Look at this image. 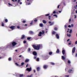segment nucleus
<instances>
[{"label":"nucleus","mask_w":77,"mask_h":77,"mask_svg":"<svg viewBox=\"0 0 77 77\" xmlns=\"http://www.w3.org/2000/svg\"><path fill=\"white\" fill-rule=\"evenodd\" d=\"M73 71L72 70H69V72H72Z\"/></svg>","instance_id":"412c9836"},{"label":"nucleus","mask_w":77,"mask_h":77,"mask_svg":"<svg viewBox=\"0 0 77 77\" xmlns=\"http://www.w3.org/2000/svg\"><path fill=\"white\" fill-rule=\"evenodd\" d=\"M32 69V68L31 67H30V68H27L26 69V71H31V69Z\"/></svg>","instance_id":"1a4fd4ad"},{"label":"nucleus","mask_w":77,"mask_h":77,"mask_svg":"<svg viewBox=\"0 0 77 77\" xmlns=\"http://www.w3.org/2000/svg\"><path fill=\"white\" fill-rule=\"evenodd\" d=\"M47 67H48V66L47 65H44L43 66V68L45 69H46V68H47Z\"/></svg>","instance_id":"4468645a"},{"label":"nucleus","mask_w":77,"mask_h":77,"mask_svg":"<svg viewBox=\"0 0 77 77\" xmlns=\"http://www.w3.org/2000/svg\"><path fill=\"white\" fill-rule=\"evenodd\" d=\"M51 54H52V52H49V54H50V55H51Z\"/></svg>","instance_id":"4c0bfd02"},{"label":"nucleus","mask_w":77,"mask_h":77,"mask_svg":"<svg viewBox=\"0 0 77 77\" xmlns=\"http://www.w3.org/2000/svg\"><path fill=\"white\" fill-rule=\"evenodd\" d=\"M34 58V59H36V57H35Z\"/></svg>","instance_id":"338daca9"},{"label":"nucleus","mask_w":77,"mask_h":77,"mask_svg":"<svg viewBox=\"0 0 77 77\" xmlns=\"http://www.w3.org/2000/svg\"><path fill=\"white\" fill-rule=\"evenodd\" d=\"M51 16H49V20H50V19H51Z\"/></svg>","instance_id":"49530a36"},{"label":"nucleus","mask_w":77,"mask_h":77,"mask_svg":"<svg viewBox=\"0 0 77 77\" xmlns=\"http://www.w3.org/2000/svg\"><path fill=\"white\" fill-rule=\"evenodd\" d=\"M69 31V33H72V30L71 29H68V31H67V32Z\"/></svg>","instance_id":"6e6552de"},{"label":"nucleus","mask_w":77,"mask_h":77,"mask_svg":"<svg viewBox=\"0 0 77 77\" xmlns=\"http://www.w3.org/2000/svg\"><path fill=\"white\" fill-rule=\"evenodd\" d=\"M8 5L9 6H12V5L10 3H8Z\"/></svg>","instance_id":"cd10ccee"},{"label":"nucleus","mask_w":77,"mask_h":77,"mask_svg":"<svg viewBox=\"0 0 77 77\" xmlns=\"http://www.w3.org/2000/svg\"><path fill=\"white\" fill-rule=\"evenodd\" d=\"M71 20V19H69V22H70Z\"/></svg>","instance_id":"680f3d73"},{"label":"nucleus","mask_w":77,"mask_h":77,"mask_svg":"<svg viewBox=\"0 0 77 77\" xmlns=\"http://www.w3.org/2000/svg\"><path fill=\"white\" fill-rule=\"evenodd\" d=\"M12 1L13 2H15V0H12Z\"/></svg>","instance_id":"052dcab7"},{"label":"nucleus","mask_w":77,"mask_h":77,"mask_svg":"<svg viewBox=\"0 0 77 77\" xmlns=\"http://www.w3.org/2000/svg\"><path fill=\"white\" fill-rule=\"evenodd\" d=\"M17 27L18 29H20V26H17Z\"/></svg>","instance_id":"c03bdc74"},{"label":"nucleus","mask_w":77,"mask_h":77,"mask_svg":"<svg viewBox=\"0 0 77 77\" xmlns=\"http://www.w3.org/2000/svg\"><path fill=\"white\" fill-rule=\"evenodd\" d=\"M24 38H25V35H22V36L21 39H24Z\"/></svg>","instance_id":"2eb2a0df"},{"label":"nucleus","mask_w":77,"mask_h":77,"mask_svg":"<svg viewBox=\"0 0 77 77\" xmlns=\"http://www.w3.org/2000/svg\"><path fill=\"white\" fill-rule=\"evenodd\" d=\"M5 22H8V19H6L5 20Z\"/></svg>","instance_id":"a19ab883"},{"label":"nucleus","mask_w":77,"mask_h":77,"mask_svg":"<svg viewBox=\"0 0 77 77\" xmlns=\"http://www.w3.org/2000/svg\"><path fill=\"white\" fill-rule=\"evenodd\" d=\"M76 18H77V16H76V15H74V18L75 19H76Z\"/></svg>","instance_id":"393cba45"},{"label":"nucleus","mask_w":77,"mask_h":77,"mask_svg":"<svg viewBox=\"0 0 77 77\" xmlns=\"http://www.w3.org/2000/svg\"><path fill=\"white\" fill-rule=\"evenodd\" d=\"M67 62L68 63H71V61L69 60Z\"/></svg>","instance_id":"473e14b6"},{"label":"nucleus","mask_w":77,"mask_h":77,"mask_svg":"<svg viewBox=\"0 0 77 77\" xmlns=\"http://www.w3.org/2000/svg\"><path fill=\"white\" fill-rule=\"evenodd\" d=\"M29 33H30V34H33V32L30 31H29Z\"/></svg>","instance_id":"a211bd4d"},{"label":"nucleus","mask_w":77,"mask_h":77,"mask_svg":"<svg viewBox=\"0 0 77 77\" xmlns=\"http://www.w3.org/2000/svg\"><path fill=\"white\" fill-rule=\"evenodd\" d=\"M65 28H66V25H65Z\"/></svg>","instance_id":"5fc2aeb1"},{"label":"nucleus","mask_w":77,"mask_h":77,"mask_svg":"<svg viewBox=\"0 0 77 77\" xmlns=\"http://www.w3.org/2000/svg\"><path fill=\"white\" fill-rule=\"evenodd\" d=\"M26 21H25V20H23V21H22V22H23V23H26Z\"/></svg>","instance_id":"c9c22d12"},{"label":"nucleus","mask_w":77,"mask_h":77,"mask_svg":"<svg viewBox=\"0 0 77 77\" xmlns=\"http://www.w3.org/2000/svg\"><path fill=\"white\" fill-rule=\"evenodd\" d=\"M75 56V57H77V53L76 54Z\"/></svg>","instance_id":"4d7b16f0"},{"label":"nucleus","mask_w":77,"mask_h":77,"mask_svg":"<svg viewBox=\"0 0 77 77\" xmlns=\"http://www.w3.org/2000/svg\"><path fill=\"white\" fill-rule=\"evenodd\" d=\"M54 30H57V28L56 27H55L54 28Z\"/></svg>","instance_id":"58836bf2"},{"label":"nucleus","mask_w":77,"mask_h":77,"mask_svg":"<svg viewBox=\"0 0 77 77\" xmlns=\"http://www.w3.org/2000/svg\"><path fill=\"white\" fill-rule=\"evenodd\" d=\"M2 26H4V23H2Z\"/></svg>","instance_id":"79ce46f5"},{"label":"nucleus","mask_w":77,"mask_h":77,"mask_svg":"<svg viewBox=\"0 0 77 77\" xmlns=\"http://www.w3.org/2000/svg\"><path fill=\"white\" fill-rule=\"evenodd\" d=\"M17 44V43L15 42H13L12 43V45L13 46H15Z\"/></svg>","instance_id":"7ed1b4c3"},{"label":"nucleus","mask_w":77,"mask_h":77,"mask_svg":"<svg viewBox=\"0 0 77 77\" xmlns=\"http://www.w3.org/2000/svg\"><path fill=\"white\" fill-rule=\"evenodd\" d=\"M67 36H68V37H71V34H69L68 33H67Z\"/></svg>","instance_id":"f3484780"},{"label":"nucleus","mask_w":77,"mask_h":77,"mask_svg":"<svg viewBox=\"0 0 77 77\" xmlns=\"http://www.w3.org/2000/svg\"><path fill=\"white\" fill-rule=\"evenodd\" d=\"M20 5H22V3L21 2H20Z\"/></svg>","instance_id":"6e6d98bb"},{"label":"nucleus","mask_w":77,"mask_h":77,"mask_svg":"<svg viewBox=\"0 0 77 77\" xmlns=\"http://www.w3.org/2000/svg\"><path fill=\"white\" fill-rule=\"evenodd\" d=\"M10 29H12V30H14L15 29V26H11L10 27Z\"/></svg>","instance_id":"39448f33"},{"label":"nucleus","mask_w":77,"mask_h":77,"mask_svg":"<svg viewBox=\"0 0 77 77\" xmlns=\"http://www.w3.org/2000/svg\"><path fill=\"white\" fill-rule=\"evenodd\" d=\"M43 23H44L45 24V23H46V21H45V20H43Z\"/></svg>","instance_id":"a878e982"},{"label":"nucleus","mask_w":77,"mask_h":77,"mask_svg":"<svg viewBox=\"0 0 77 77\" xmlns=\"http://www.w3.org/2000/svg\"><path fill=\"white\" fill-rule=\"evenodd\" d=\"M50 15V14H46L45 15L46 16H48V15Z\"/></svg>","instance_id":"37998d69"},{"label":"nucleus","mask_w":77,"mask_h":77,"mask_svg":"<svg viewBox=\"0 0 77 77\" xmlns=\"http://www.w3.org/2000/svg\"><path fill=\"white\" fill-rule=\"evenodd\" d=\"M19 76L20 77H23V76H24V75L23 74H20Z\"/></svg>","instance_id":"aec40b11"},{"label":"nucleus","mask_w":77,"mask_h":77,"mask_svg":"<svg viewBox=\"0 0 77 77\" xmlns=\"http://www.w3.org/2000/svg\"><path fill=\"white\" fill-rule=\"evenodd\" d=\"M69 41V39H68V40H67V42H68Z\"/></svg>","instance_id":"13d9d810"},{"label":"nucleus","mask_w":77,"mask_h":77,"mask_svg":"<svg viewBox=\"0 0 77 77\" xmlns=\"http://www.w3.org/2000/svg\"><path fill=\"white\" fill-rule=\"evenodd\" d=\"M29 59H28L26 60L25 62H29Z\"/></svg>","instance_id":"5701e85b"},{"label":"nucleus","mask_w":77,"mask_h":77,"mask_svg":"<svg viewBox=\"0 0 77 77\" xmlns=\"http://www.w3.org/2000/svg\"><path fill=\"white\" fill-rule=\"evenodd\" d=\"M56 37L57 39H59V35L58 34H57L56 35Z\"/></svg>","instance_id":"f8f14e48"},{"label":"nucleus","mask_w":77,"mask_h":77,"mask_svg":"<svg viewBox=\"0 0 77 77\" xmlns=\"http://www.w3.org/2000/svg\"><path fill=\"white\" fill-rule=\"evenodd\" d=\"M55 33H56V32L54 31H53V32H52V34H53V35H54Z\"/></svg>","instance_id":"2f4dec72"},{"label":"nucleus","mask_w":77,"mask_h":77,"mask_svg":"<svg viewBox=\"0 0 77 77\" xmlns=\"http://www.w3.org/2000/svg\"><path fill=\"white\" fill-rule=\"evenodd\" d=\"M44 34V31H42V32H40L38 34V35L39 36H42V35H43V34Z\"/></svg>","instance_id":"f03ea898"},{"label":"nucleus","mask_w":77,"mask_h":77,"mask_svg":"<svg viewBox=\"0 0 77 77\" xmlns=\"http://www.w3.org/2000/svg\"><path fill=\"white\" fill-rule=\"evenodd\" d=\"M56 53H59V49L57 50L56 51Z\"/></svg>","instance_id":"4be33fe9"},{"label":"nucleus","mask_w":77,"mask_h":77,"mask_svg":"<svg viewBox=\"0 0 77 77\" xmlns=\"http://www.w3.org/2000/svg\"><path fill=\"white\" fill-rule=\"evenodd\" d=\"M61 57L63 59L65 60V58H66V57H63V56H62Z\"/></svg>","instance_id":"dca6fc26"},{"label":"nucleus","mask_w":77,"mask_h":77,"mask_svg":"<svg viewBox=\"0 0 77 77\" xmlns=\"http://www.w3.org/2000/svg\"><path fill=\"white\" fill-rule=\"evenodd\" d=\"M34 21H35V22H36V21H37V20L36 19Z\"/></svg>","instance_id":"864d4df0"},{"label":"nucleus","mask_w":77,"mask_h":77,"mask_svg":"<svg viewBox=\"0 0 77 77\" xmlns=\"http://www.w3.org/2000/svg\"><path fill=\"white\" fill-rule=\"evenodd\" d=\"M75 51V48L74 47L72 49V54H74Z\"/></svg>","instance_id":"20e7f679"},{"label":"nucleus","mask_w":77,"mask_h":77,"mask_svg":"<svg viewBox=\"0 0 77 77\" xmlns=\"http://www.w3.org/2000/svg\"><path fill=\"white\" fill-rule=\"evenodd\" d=\"M7 47L8 48H11L12 47V44H10L7 45Z\"/></svg>","instance_id":"0eeeda50"},{"label":"nucleus","mask_w":77,"mask_h":77,"mask_svg":"<svg viewBox=\"0 0 77 77\" xmlns=\"http://www.w3.org/2000/svg\"><path fill=\"white\" fill-rule=\"evenodd\" d=\"M30 3H29L28 4V5H30Z\"/></svg>","instance_id":"0e129e2a"},{"label":"nucleus","mask_w":77,"mask_h":77,"mask_svg":"<svg viewBox=\"0 0 77 77\" xmlns=\"http://www.w3.org/2000/svg\"><path fill=\"white\" fill-rule=\"evenodd\" d=\"M28 51H30V48L28 49Z\"/></svg>","instance_id":"09e8293b"},{"label":"nucleus","mask_w":77,"mask_h":77,"mask_svg":"<svg viewBox=\"0 0 77 77\" xmlns=\"http://www.w3.org/2000/svg\"><path fill=\"white\" fill-rule=\"evenodd\" d=\"M30 24H32V22L31 23H30Z\"/></svg>","instance_id":"e2e57ef3"},{"label":"nucleus","mask_w":77,"mask_h":77,"mask_svg":"<svg viewBox=\"0 0 77 77\" xmlns=\"http://www.w3.org/2000/svg\"><path fill=\"white\" fill-rule=\"evenodd\" d=\"M51 65H55V64H54V63H51Z\"/></svg>","instance_id":"c85d7f7f"},{"label":"nucleus","mask_w":77,"mask_h":77,"mask_svg":"<svg viewBox=\"0 0 77 77\" xmlns=\"http://www.w3.org/2000/svg\"><path fill=\"white\" fill-rule=\"evenodd\" d=\"M23 43H24V44H26V41H23Z\"/></svg>","instance_id":"ea45409f"},{"label":"nucleus","mask_w":77,"mask_h":77,"mask_svg":"<svg viewBox=\"0 0 77 77\" xmlns=\"http://www.w3.org/2000/svg\"><path fill=\"white\" fill-rule=\"evenodd\" d=\"M31 38L30 37H28L27 39L28 40H29V39H30Z\"/></svg>","instance_id":"f704fd0d"},{"label":"nucleus","mask_w":77,"mask_h":77,"mask_svg":"<svg viewBox=\"0 0 77 77\" xmlns=\"http://www.w3.org/2000/svg\"><path fill=\"white\" fill-rule=\"evenodd\" d=\"M24 63H21V66H23V65H24Z\"/></svg>","instance_id":"c756f323"},{"label":"nucleus","mask_w":77,"mask_h":77,"mask_svg":"<svg viewBox=\"0 0 77 77\" xmlns=\"http://www.w3.org/2000/svg\"><path fill=\"white\" fill-rule=\"evenodd\" d=\"M15 64H16V65H17V66H20L17 63H15Z\"/></svg>","instance_id":"e433bc0d"},{"label":"nucleus","mask_w":77,"mask_h":77,"mask_svg":"<svg viewBox=\"0 0 77 77\" xmlns=\"http://www.w3.org/2000/svg\"><path fill=\"white\" fill-rule=\"evenodd\" d=\"M15 2H17V0H15ZM18 3H19V2H20V0H18Z\"/></svg>","instance_id":"7c9ffc66"},{"label":"nucleus","mask_w":77,"mask_h":77,"mask_svg":"<svg viewBox=\"0 0 77 77\" xmlns=\"http://www.w3.org/2000/svg\"><path fill=\"white\" fill-rule=\"evenodd\" d=\"M36 60L37 61H39V58H37L36 59Z\"/></svg>","instance_id":"a18cd8bd"},{"label":"nucleus","mask_w":77,"mask_h":77,"mask_svg":"<svg viewBox=\"0 0 77 77\" xmlns=\"http://www.w3.org/2000/svg\"><path fill=\"white\" fill-rule=\"evenodd\" d=\"M56 13V11H54L53 12V14H55Z\"/></svg>","instance_id":"3c124183"},{"label":"nucleus","mask_w":77,"mask_h":77,"mask_svg":"<svg viewBox=\"0 0 77 77\" xmlns=\"http://www.w3.org/2000/svg\"><path fill=\"white\" fill-rule=\"evenodd\" d=\"M54 17H55L56 18H57V16L56 14H55L54 15Z\"/></svg>","instance_id":"bb28decb"},{"label":"nucleus","mask_w":77,"mask_h":77,"mask_svg":"<svg viewBox=\"0 0 77 77\" xmlns=\"http://www.w3.org/2000/svg\"><path fill=\"white\" fill-rule=\"evenodd\" d=\"M74 25L73 24H71V25H69L68 26V27L70 28V27H74Z\"/></svg>","instance_id":"423d86ee"},{"label":"nucleus","mask_w":77,"mask_h":77,"mask_svg":"<svg viewBox=\"0 0 77 77\" xmlns=\"http://www.w3.org/2000/svg\"><path fill=\"white\" fill-rule=\"evenodd\" d=\"M41 45H33L32 47L35 50H39V48L41 47Z\"/></svg>","instance_id":"f257e3e1"},{"label":"nucleus","mask_w":77,"mask_h":77,"mask_svg":"<svg viewBox=\"0 0 77 77\" xmlns=\"http://www.w3.org/2000/svg\"><path fill=\"white\" fill-rule=\"evenodd\" d=\"M71 42H70L69 43V45H71Z\"/></svg>","instance_id":"de8ad7c7"},{"label":"nucleus","mask_w":77,"mask_h":77,"mask_svg":"<svg viewBox=\"0 0 77 77\" xmlns=\"http://www.w3.org/2000/svg\"><path fill=\"white\" fill-rule=\"evenodd\" d=\"M8 60L9 61L11 60V58L10 57L8 58Z\"/></svg>","instance_id":"72a5a7b5"},{"label":"nucleus","mask_w":77,"mask_h":77,"mask_svg":"<svg viewBox=\"0 0 77 77\" xmlns=\"http://www.w3.org/2000/svg\"><path fill=\"white\" fill-rule=\"evenodd\" d=\"M75 44H77V41L76 42Z\"/></svg>","instance_id":"bf43d9fd"},{"label":"nucleus","mask_w":77,"mask_h":77,"mask_svg":"<svg viewBox=\"0 0 77 77\" xmlns=\"http://www.w3.org/2000/svg\"><path fill=\"white\" fill-rule=\"evenodd\" d=\"M60 6V5H58V6H57V8H59Z\"/></svg>","instance_id":"603ef678"},{"label":"nucleus","mask_w":77,"mask_h":77,"mask_svg":"<svg viewBox=\"0 0 77 77\" xmlns=\"http://www.w3.org/2000/svg\"><path fill=\"white\" fill-rule=\"evenodd\" d=\"M19 57H21V55H20V56H19Z\"/></svg>","instance_id":"774afa93"},{"label":"nucleus","mask_w":77,"mask_h":77,"mask_svg":"<svg viewBox=\"0 0 77 77\" xmlns=\"http://www.w3.org/2000/svg\"><path fill=\"white\" fill-rule=\"evenodd\" d=\"M33 54L35 56H36V55H37V53H36V52H35V51H34L33 52Z\"/></svg>","instance_id":"ddd939ff"},{"label":"nucleus","mask_w":77,"mask_h":77,"mask_svg":"<svg viewBox=\"0 0 77 77\" xmlns=\"http://www.w3.org/2000/svg\"><path fill=\"white\" fill-rule=\"evenodd\" d=\"M49 23L50 24L51 26H52V25H53V24H54V23L53 22L51 23L50 21L49 22Z\"/></svg>","instance_id":"9b49d317"},{"label":"nucleus","mask_w":77,"mask_h":77,"mask_svg":"<svg viewBox=\"0 0 77 77\" xmlns=\"http://www.w3.org/2000/svg\"><path fill=\"white\" fill-rule=\"evenodd\" d=\"M65 77H69V76H68V75H66V76H65Z\"/></svg>","instance_id":"69168bd1"},{"label":"nucleus","mask_w":77,"mask_h":77,"mask_svg":"<svg viewBox=\"0 0 77 77\" xmlns=\"http://www.w3.org/2000/svg\"><path fill=\"white\" fill-rule=\"evenodd\" d=\"M37 71H39V69H40V68L38 67H37Z\"/></svg>","instance_id":"b1692460"},{"label":"nucleus","mask_w":77,"mask_h":77,"mask_svg":"<svg viewBox=\"0 0 77 77\" xmlns=\"http://www.w3.org/2000/svg\"><path fill=\"white\" fill-rule=\"evenodd\" d=\"M62 53L63 54H64L65 53V51L63 50H63L62 51Z\"/></svg>","instance_id":"9d476101"},{"label":"nucleus","mask_w":77,"mask_h":77,"mask_svg":"<svg viewBox=\"0 0 77 77\" xmlns=\"http://www.w3.org/2000/svg\"><path fill=\"white\" fill-rule=\"evenodd\" d=\"M29 77H32V75L29 76Z\"/></svg>","instance_id":"8fccbe9b"},{"label":"nucleus","mask_w":77,"mask_h":77,"mask_svg":"<svg viewBox=\"0 0 77 77\" xmlns=\"http://www.w3.org/2000/svg\"><path fill=\"white\" fill-rule=\"evenodd\" d=\"M39 26L40 27H43V24L42 23H40L39 24Z\"/></svg>","instance_id":"6ab92c4d"}]
</instances>
